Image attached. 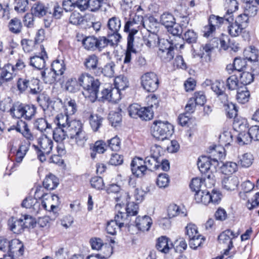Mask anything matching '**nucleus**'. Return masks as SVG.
Here are the masks:
<instances>
[{
	"label": "nucleus",
	"mask_w": 259,
	"mask_h": 259,
	"mask_svg": "<svg viewBox=\"0 0 259 259\" xmlns=\"http://www.w3.org/2000/svg\"><path fill=\"white\" fill-rule=\"evenodd\" d=\"M54 121L57 127L65 128L70 142L79 147L84 146L89 137L81 121L69 120V115L62 113L57 115Z\"/></svg>",
	"instance_id": "1"
},
{
	"label": "nucleus",
	"mask_w": 259,
	"mask_h": 259,
	"mask_svg": "<svg viewBox=\"0 0 259 259\" xmlns=\"http://www.w3.org/2000/svg\"><path fill=\"white\" fill-rule=\"evenodd\" d=\"M209 150V156H202L198 159L197 165L201 172H206L210 168L215 170L219 165V160L224 157V149L223 147L210 146Z\"/></svg>",
	"instance_id": "2"
},
{
	"label": "nucleus",
	"mask_w": 259,
	"mask_h": 259,
	"mask_svg": "<svg viewBox=\"0 0 259 259\" xmlns=\"http://www.w3.org/2000/svg\"><path fill=\"white\" fill-rule=\"evenodd\" d=\"M78 80L80 87L84 90L82 94L84 97L91 102H95L98 98V93L100 82L98 79H95L91 74L84 72L78 76Z\"/></svg>",
	"instance_id": "3"
},
{
	"label": "nucleus",
	"mask_w": 259,
	"mask_h": 259,
	"mask_svg": "<svg viewBox=\"0 0 259 259\" xmlns=\"http://www.w3.org/2000/svg\"><path fill=\"white\" fill-rule=\"evenodd\" d=\"M47 101L48 102L47 107L43 109L46 117L53 116L55 111L59 109L60 107L63 108L64 113L68 115H73L77 111V105L74 100H66L63 103L62 100L58 98L49 102L48 98Z\"/></svg>",
	"instance_id": "4"
},
{
	"label": "nucleus",
	"mask_w": 259,
	"mask_h": 259,
	"mask_svg": "<svg viewBox=\"0 0 259 259\" xmlns=\"http://www.w3.org/2000/svg\"><path fill=\"white\" fill-rule=\"evenodd\" d=\"M36 144H33V148L38 159L44 162L46 160V156L50 154L53 149L54 142L53 140L46 135H42L37 138Z\"/></svg>",
	"instance_id": "5"
},
{
	"label": "nucleus",
	"mask_w": 259,
	"mask_h": 259,
	"mask_svg": "<svg viewBox=\"0 0 259 259\" xmlns=\"http://www.w3.org/2000/svg\"><path fill=\"white\" fill-rule=\"evenodd\" d=\"M174 131L172 124L167 121H154L151 127L152 135L155 139L163 141L170 137Z\"/></svg>",
	"instance_id": "6"
},
{
	"label": "nucleus",
	"mask_w": 259,
	"mask_h": 259,
	"mask_svg": "<svg viewBox=\"0 0 259 259\" xmlns=\"http://www.w3.org/2000/svg\"><path fill=\"white\" fill-rule=\"evenodd\" d=\"M233 20L231 16L220 17L214 15H211L208 19V25L205 27L204 32H213L218 30L221 26L228 28V32H233V30L230 26V21Z\"/></svg>",
	"instance_id": "7"
},
{
	"label": "nucleus",
	"mask_w": 259,
	"mask_h": 259,
	"mask_svg": "<svg viewBox=\"0 0 259 259\" xmlns=\"http://www.w3.org/2000/svg\"><path fill=\"white\" fill-rule=\"evenodd\" d=\"M141 79L142 87L148 92H154L158 88V76L154 72L145 73L141 76Z\"/></svg>",
	"instance_id": "8"
},
{
	"label": "nucleus",
	"mask_w": 259,
	"mask_h": 259,
	"mask_svg": "<svg viewBox=\"0 0 259 259\" xmlns=\"http://www.w3.org/2000/svg\"><path fill=\"white\" fill-rule=\"evenodd\" d=\"M225 110L226 112L227 116L230 118H234L233 123L234 126L235 128H238L240 130H242L243 128L246 127V121L244 119L241 121H238L237 112L238 109L236 106L232 102L228 103L226 105Z\"/></svg>",
	"instance_id": "9"
},
{
	"label": "nucleus",
	"mask_w": 259,
	"mask_h": 259,
	"mask_svg": "<svg viewBox=\"0 0 259 259\" xmlns=\"http://www.w3.org/2000/svg\"><path fill=\"white\" fill-rule=\"evenodd\" d=\"M142 16H136L133 19L127 21L124 25L125 32H138L141 31V28L145 27Z\"/></svg>",
	"instance_id": "10"
},
{
	"label": "nucleus",
	"mask_w": 259,
	"mask_h": 259,
	"mask_svg": "<svg viewBox=\"0 0 259 259\" xmlns=\"http://www.w3.org/2000/svg\"><path fill=\"white\" fill-rule=\"evenodd\" d=\"M239 235L238 233H235L231 230H226L223 232L218 236V240L221 244L228 245L224 254L227 255L230 250L233 247L232 239L237 238Z\"/></svg>",
	"instance_id": "11"
},
{
	"label": "nucleus",
	"mask_w": 259,
	"mask_h": 259,
	"mask_svg": "<svg viewBox=\"0 0 259 259\" xmlns=\"http://www.w3.org/2000/svg\"><path fill=\"white\" fill-rule=\"evenodd\" d=\"M14 126L17 132L21 133L29 142L33 141L36 138V134L30 130L26 122L22 120H19Z\"/></svg>",
	"instance_id": "12"
},
{
	"label": "nucleus",
	"mask_w": 259,
	"mask_h": 259,
	"mask_svg": "<svg viewBox=\"0 0 259 259\" xmlns=\"http://www.w3.org/2000/svg\"><path fill=\"white\" fill-rule=\"evenodd\" d=\"M41 56H35L30 58V65L40 70L45 68L46 66V59L48 58L46 52L43 46H41Z\"/></svg>",
	"instance_id": "13"
},
{
	"label": "nucleus",
	"mask_w": 259,
	"mask_h": 259,
	"mask_svg": "<svg viewBox=\"0 0 259 259\" xmlns=\"http://www.w3.org/2000/svg\"><path fill=\"white\" fill-rule=\"evenodd\" d=\"M101 98L103 100L116 103L121 99L120 93L117 89L110 87L109 88L103 89L101 92Z\"/></svg>",
	"instance_id": "14"
},
{
	"label": "nucleus",
	"mask_w": 259,
	"mask_h": 259,
	"mask_svg": "<svg viewBox=\"0 0 259 259\" xmlns=\"http://www.w3.org/2000/svg\"><path fill=\"white\" fill-rule=\"evenodd\" d=\"M8 225L10 230L16 234L21 233L26 227L22 219H18L14 217H12L8 220Z\"/></svg>",
	"instance_id": "15"
},
{
	"label": "nucleus",
	"mask_w": 259,
	"mask_h": 259,
	"mask_svg": "<svg viewBox=\"0 0 259 259\" xmlns=\"http://www.w3.org/2000/svg\"><path fill=\"white\" fill-rule=\"evenodd\" d=\"M48 13L51 14L48 5H46L40 2H37L34 4L32 8V14L33 16L41 18L46 15Z\"/></svg>",
	"instance_id": "16"
},
{
	"label": "nucleus",
	"mask_w": 259,
	"mask_h": 259,
	"mask_svg": "<svg viewBox=\"0 0 259 259\" xmlns=\"http://www.w3.org/2000/svg\"><path fill=\"white\" fill-rule=\"evenodd\" d=\"M84 114L88 117L89 123L92 130L94 132L98 131L102 125L103 118L98 114H93L91 112H84Z\"/></svg>",
	"instance_id": "17"
},
{
	"label": "nucleus",
	"mask_w": 259,
	"mask_h": 259,
	"mask_svg": "<svg viewBox=\"0 0 259 259\" xmlns=\"http://www.w3.org/2000/svg\"><path fill=\"white\" fill-rule=\"evenodd\" d=\"M152 224V219L147 215L138 217L135 221L137 228L142 232L148 231Z\"/></svg>",
	"instance_id": "18"
},
{
	"label": "nucleus",
	"mask_w": 259,
	"mask_h": 259,
	"mask_svg": "<svg viewBox=\"0 0 259 259\" xmlns=\"http://www.w3.org/2000/svg\"><path fill=\"white\" fill-rule=\"evenodd\" d=\"M172 246L170 240L166 236H161L157 240L156 247L162 253H168Z\"/></svg>",
	"instance_id": "19"
},
{
	"label": "nucleus",
	"mask_w": 259,
	"mask_h": 259,
	"mask_svg": "<svg viewBox=\"0 0 259 259\" xmlns=\"http://www.w3.org/2000/svg\"><path fill=\"white\" fill-rule=\"evenodd\" d=\"M21 205L22 207L31 209L32 212L34 214L38 213L40 209V203L32 196H28L26 197L23 201Z\"/></svg>",
	"instance_id": "20"
},
{
	"label": "nucleus",
	"mask_w": 259,
	"mask_h": 259,
	"mask_svg": "<svg viewBox=\"0 0 259 259\" xmlns=\"http://www.w3.org/2000/svg\"><path fill=\"white\" fill-rule=\"evenodd\" d=\"M29 143H27L26 141H24L21 142L19 145L18 148L16 149L15 153V161L17 163H20L23 160L24 157L26 155V153L29 150Z\"/></svg>",
	"instance_id": "21"
},
{
	"label": "nucleus",
	"mask_w": 259,
	"mask_h": 259,
	"mask_svg": "<svg viewBox=\"0 0 259 259\" xmlns=\"http://www.w3.org/2000/svg\"><path fill=\"white\" fill-rule=\"evenodd\" d=\"M16 74L14 66L7 64L2 68L0 76L2 80L5 82L12 79Z\"/></svg>",
	"instance_id": "22"
},
{
	"label": "nucleus",
	"mask_w": 259,
	"mask_h": 259,
	"mask_svg": "<svg viewBox=\"0 0 259 259\" xmlns=\"http://www.w3.org/2000/svg\"><path fill=\"white\" fill-rule=\"evenodd\" d=\"M222 184L224 189L228 191H232L237 188L239 184V180L237 177L231 176L224 178Z\"/></svg>",
	"instance_id": "23"
},
{
	"label": "nucleus",
	"mask_w": 259,
	"mask_h": 259,
	"mask_svg": "<svg viewBox=\"0 0 259 259\" xmlns=\"http://www.w3.org/2000/svg\"><path fill=\"white\" fill-rule=\"evenodd\" d=\"M217 171V168L215 170H212L211 168H208L206 172H201L204 175L203 180L207 188H211L214 186L215 183L214 173Z\"/></svg>",
	"instance_id": "24"
},
{
	"label": "nucleus",
	"mask_w": 259,
	"mask_h": 259,
	"mask_svg": "<svg viewBox=\"0 0 259 259\" xmlns=\"http://www.w3.org/2000/svg\"><path fill=\"white\" fill-rule=\"evenodd\" d=\"M58 179L52 174H50L47 176L43 182V186L47 190L55 189L58 186Z\"/></svg>",
	"instance_id": "25"
},
{
	"label": "nucleus",
	"mask_w": 259,
	"mask_h": 259,
	"mask_svg": "<svg viewBox=\"0 0 259 259\" xmlns=\"http://www.w3.org/2000/svg\"><path fill=\"white\" fill-rule=\"evenodd\" d=\"M238 158V164L241 167L248 168L250 167L254 160V157L250 153H245L243 154L239 155Z\"/></svg>",
	"instance_id": "26"
},
{
	"label": "nucleus",
	"mask_w": 259,
	"mask_h": 259,
	"mask_svg": "<svg viewBox=\"0 0 259 259\" xmlns=\"http://www.w3.org/2000/svg\"><path fill=\"white\" fill-rule=\"evenodd\" d=\"M160 21L161 24L163 25L166 28L167 31H170L169 28H172L174 26H176L175 19L172 14L169 13H163L160 17Z\"/></svg>",
	"instance_id": "27"
},
{
	"label": "nucleus",
	"mask_w": 259,
	"mask_h": 259,
	"mask_svg": "<svg viewBox=\"0 0 259 259\" xmlns=\"http://www.w3.org/2000/svg\"><path fill=\"white\" fill-rule=\"evenodd\" d=\"M194 199L198 203L207 205L210 203L209 192L206 190H202L195 193Z\"/></svg>",
	"instance_id": "28"
},
{
	"label": "nucleus",
	"mask_w": 259,
	"mask_h": 259,
	"mask_svg": "<svg viewBox=\"0 0 259 259\" xmlns=\"http://www.w3.org/2000/svg\"><path fill=\"white\" fill-rule=\"evenodd\" d=\"M49 198L51 199L53 201H56V202L55 204L51 203L50 201L51 200H48V202L45 201V199H42L41 200V206L42 208L46 210H48L50 211H54V209L56 208L59 204V198L56 195H53Z\"/></svg>",
	"instance_id": "29"
},
{
	"label": "nucleus",
	"mask_w": 259,
	"mask_h": 259,
	"mask_svg": "<svg viewBox=\"0 0 259 259\" xmlns=\"http://www.w3.org/2000/svg\"><path fill=\"white\" fill-rule=\"evenodd\" d=\"M11 251L10 254L13 257V253L18 252L19 255H22L24 252V246L23 243L19 239H14L10 241Z\"/></svg>",
	"instance_id": "30"
},
{
	"label": "nucleus",
	"mask_w": 259,
	"mask_h": 259,
	"mask_svg": "<svg viewBox=\"0 0 259 259\" xmlns=\"http://www.w3.org/2000/svg\"><path fill=\"white\" fill-rule=\"evenodd\" d=\"M167 213L169 218H173L178 215L185 217L187 215L186 209L181 210L180 207L176 204L170 205L167 209Z\"/></svg>",
	"instance_id": "31"
},
{
	"label": "nucleus",
	"mask_w": 259,
	"mask_h": 259,
	"mask_svg": "<svg viewBox=\"0 0 259 259\" xmlns=\"http://www.w3.org/2000/svg\"><path fill=\"white\" fill-rule=\"evenodd\" d=\"M67 136L68 135L65 128L56 127L53 131V139L56 142H62Z\"/></svg>",
	"instance_id": "32"
},
{
	"label": "nucleus",
	"mask_w": 259,
	"mask_h": 259,
	"mask_svg": "<svg viewBox=\"0 0 259 259\" xmlns=\"http://www.w3.org/2000/svg\"><path fill=\"white\" fill-rule=\"evenodd\" d=\"M65 87L66 90L70 93H76L80 89L78 79L75 78L68 79L65 83Z\"/></svg>",
	"instance_id": "33"
},
{
	"label": "nucleus",
	"mask_w": 259,
	"mask_h": 259,
	"mask_svg": "<svg viewBox=\"0 0 259 259\" xmlns=\"http://www.w3.org/2000/svg\"><path fill=\"white\" fill-rule=\"evenodd\" d=\"M114 88L117 89L118 93H120L121 90H124L128 86V81L127 78L123 76L119 75L114 79Z\"/></svg>",
	"instance_id": "34"
},
{
	"label": "nucleus",
	"mask_w": 259,
	"mask_h": 259,
	"mask_svg": "<svg viewBox=\"0 0 259 259\" xmlns=\"http://www.w3.org/2000/svg\"><path fill=\"white\" fill-rule=\"evenodd\" d=\"M249 97V92L246 87L238 89L236 98L238 102L244 104L248 101Z\"/></svg>",
	"instance_id": "35"
},
{
	"label": "nucleus",
	"mask_w": 259,
	"mask_h": 259,
	"mask_svg": "<svg viewBox=\"0 0 259 259\" xmlns=\"http://www.w3.org/2000/svg\"><path fill=\"white\" fill-rule=\"evenodd\" d=\"M41 78L45 83L52 84L56 80L57 75L51 69H46L41 72Z\"/></svg>",
	"instance_id": "36"
},
{
	"label": "nucleus",
	"mask_w": 259,
	"mask_h": 259,
	"mask_svg": "<svg viewBox=\"0 0 259 259\" xmlns=\"http://www.w3.org/2000/svg\"><path fill=\"white\" fill-rule=\"evenodd\" d=\"M243 55L248 61H256L258 58V50L254 47H249L244 50Z\"/></svg>",
	"instance_id": "37"
},
{
	"label": "nucleus",
	"mask_w": 259,
	"mask_h": 259,
	"mask_svg": "<svg viewBox=\"0 0 259 259\" xmlns=\"http://www.w3.org/2000/svg\"><path fill=\"white\" fill-rule=\"evenodd\" d=\"M108 193H117V194L119 193L120 196H117L114 197L116 201H120L122 199L123 197L127 198L128 199H131V197H130L127 193L120 192V187L116 184H112L110 186L108 189Z\"/></svg>",
	"instance_id": "38"
},
{
	"label": "nucleus",
	"mask_w": 259,
	"mask_h": 259,
	"mask_svg": "<svg viewBox=\"0 0 259 259\" xmlns=\"http://www.w3.org/2000/svg\"><path fill=\"white\" fill-rule=\"evenodd\" d=\"M97 38L93 36H87L83 39L82 43L84 48L88 50H96Z\"/></svg>",
	"instance_id": "39"
},
{
	"label": "nucleus",
	"mask_w": 259,
	"mask_h": 259,
	"mask_svg": "<svg viewBox=\"0 0 259 259\" xmlns=\"http://www.w3.org/2000/svg\"><path fill=\"white\" fill-rule=\"evenodd\" d=\"M36 113V107L32 104H24L23 118L29 120Z\"/></svg>",
	"instance_id": "40"
},
{
	"label": "nucleus",
	"mask_w": 259,
	"mask_h": 259,
	"mask_svg": "<svg viewBox=\"0 0 259 259\" xmlns=\"http://www.w3.org/2000/svg\"><path fill=\"white\" fill-rule=\"evenodd\" d=\"M98 64V58L95 55L89 56L84 62L85 68L89 70H94L97 68Z\"/></svg>",
	"instance_id": "41"
},
{
	"label": "nucleus",
	"mask_w": 259,
	"mask_h": 259,
	"mask_svg": "<svg viewBox=\"0 0 259 259\" xmlns=\"http://www.w3.org/2000/svg\"><path fill=\"white\" fill-rule=\"evenodd\" d=\"M237 164L231 161L226 162L221 166L222 172L226 175L232 174L237 171Z\"/></svg>",
	"instance_id": "42"
},
{
	"label": "nucleus",
	"mask_w": 259,
	"mask_h": 259,
	"mask_svg": "<svg viewBox=\"0 0 259 259\" xmlns=\"http://www.w3.org/2000/svg\"><path fill=\"white\" fill-rule=\"evenodd\" d=\"M224 7L226 10L225 16L232 17L231 15L238 9V4L236 0H226Z\"/></svg>",
	"instance_id": "43"
},
{
	"label": "nucleus",
	"mask_w": 259,
	"mask_h": 259,
	"mask_svg": "<svg viewBox=\"0 0 259 259\" xmlns=\"http://www.w3.org/2000/svg\"><path fill=\"white\" fill-rule=\"evenodd\" d=\"M24 106L23 104H15L10 109V113L13 117L17 118L23 117L24 112Z\"/></svg>",
	"instance_id": "44"
},
{
	"label": "nucleus",
	"mask_w": 259,
	"mask_h": 259,
	"mask_svg": "<svg viewBox=\"0 0 259 259\" xmlns=\"http://www.w3.org/2000/svg\"><path fill=\"white\" fill-rule=\"evenodd\" d=\"M256 6L250 4H247L244 11V21H248L249 17H254L257 13Z\"/></svg>",
	"instance_id": "45"
},
{
	"label": "nucleus",
	"mask_w": 259,
	"mask_h": 259,
	"mask_svg": "<svg viewBox=\"0 0 259 259\" xmlns=\"http://www.w3.org/2000/svg\"><path fill=\"white\" fill-rule=\"evenodd\" d=\"M243 19L244 13L238 16L234 23L230 24V28L232 29L233 31H234L235 32L241 31L243 28V23L247 22V21H244Z\"/></svg>",
	"instance_id": "46"
},
{
	"label": "nucleus",
	"mask_w": 259,
	"mask_h": 259,
	"mask_svg": "<svg viewBox=\"0 0 259 259\" xmlns=\"http://www.w3.org/2000/svg\"><path fill=\"white\" fill-rule=\"evenodd\" d=\"M233 141L231 133L228 131H225L219 137V142L223 146L229 145Z\"/></svg>",
	"instance_id": "47"
},
{
	"label": "nucleus",
	"mask_w": 259,
	"mask_h": 259,
	"mask_svg": "<svg viewBox=\"0 0 259 259\" xmlns=\"http://www.w3.org/2000/svg\"><path fill=\"white\" fill-rule=\"evenodd\" d=\"M174 51L172 50H164L161 49V50L158 51L157 54L163 62H167L173 59L174 57Z\"/></svg>",
	"instance_id": "48"
},
{
	"label": "nucleus",
	"mask_w": 259,
	"mask_h": 259,
	"mask_svg": "<svg viewBox=\"0 0 259 259\" xmlns=\"http://www.w3.org/2000/svg\"><path fill=\"white\" fill-rule=\"evenodd\" d=\"M144 163L146 170H154L158 168L159 162L151 156H148L145 158Z\"/></svg>",
	"instance_id": "49"
},
{
	"label": "nucleus",
	"mask_w": 259,
	"mask_h": 259,
	"mask_svg": "<svg viewBox=\"0 0 259 259\" xmlns=\"http://www.w3.org/2000/svg\"><path fill=\"white\" fill-rule=\"evenodd\" d=\"M108 27L112 32H118L121 27L120 20L115 17L109 19L108 22Z\"/></svg>",
	"instance_id": "50"
},
{
	"label": "nucleus",
	"mask_w": 259,
	"mask_h": 259,
	"mask_svg": "<svg viewBox=\"0 0 259 259\" xmlns=\"http://www.w3.org/2000/svg\"><path fill=\"white\" fill-rule=\"evenodd\" d=\"M28 9L27 0H15L14 10L18 13H23Z\"/></svg>",
	"instance_id": "51"
},
{
	"label": "nucleus",
	"mask_w": 259,
	"mask_h": 259,
	"mask_svg": "<svg viewBox=\"0 0 259 259\" xmlns=\"http://www.w3.org/2000/svg\"><path fill=\"white\" fill-rule=\"evenodd\" d=\"M51 69L54 72L57 76L62 75L65 70L64 62H61L58 60L54 61L52 64V68Z\"/></svg>",
	"instance_id": "52"
},
{
	"label": "nucleus",
	"mask_w": 259,
	"mask_h": 259,
	"mask_svg": "<svg viewBox=\"0 0 259 259\" xmlns=\"http://www.w3.org/2000/svg\"><path fill=\"white\" fill-rule=\"evenodd\" d=\"M46 189L44 186H37L35 189L34 198L37 199H48L50 196L46 191Z\"/></svg>",
	"instance_id": "53"
},
{
	"label": "nucleus",
	"mask_w": 259,
	"mask_h": 259,
	"mask_svg": "<svg viewBox=\"0 0 259 259\" xmlns=\"http://www.w3.org/2000/svg\"><path fill=\"white\" fill-rule=\"evenodd\" d=\"M132 199L131 198L129 200H127L126 207V213L128 217L136 215L138 213V210L139 209L138 203L134 202H130V201Z\"/></svg>",
	"instance_id": "54"
},
{
	"label": "nucleus",
	"mask_w": 259,
	"mask_h": 259,
	"mask_svg": "<svg viewBox=\"0 0 259 259\" xmlns=\"http://www.w3.org/2000/svg\"><path fill=\"white\" fill-rule=\"evenodd\" d=\"M237 140L238 143L240 145L250 143L252 141V139L250 134H249V130L247 133L245 132H240L237 137Z\"/></svg>",
	"instance_id": "55"
},
{
	"label": "nucleus",
	"mask_w": 259,
	"mask_h": 259,
	"mask_svg": "<svg viewBox=\"0 0 259 259\" xmlns=\"http://www.w3.org/2000/svg\"><path fill=\"white\" fill-rule=\"evenodd\" d=\"M199 234L197 227L195 224L189 223L185 227V235L188 236V239Z\"/></svg>",
	"instance_id": "56"
},
{
	"label": "nucleus",
	"mask_w": 259,
	"mask_h": 259,
	"mask_svg": "<svg viewBox=\"0 0 259 259\" xmlns=\"http://www.w3.org/2000/svg\"><path fill=\"white\" fill-rule=\"evenodd\" d=\"M204 241L203 237L199 234L189 239V246L191 248L196 249L200 246Z\"/></svg>",
	"instance_id": "57"
},
{
	"label": "nucleus",
	"mask_w": 259,
	"mask_h": 259,
	"mask_svg": "<svg viewBox=\"0 0 259 259\" xmlns=\"http://www.w3.org/2000/svg\"><path fill=\"white\" fill-rule=\"evenodd\" d=\"M84 18L78 12H73L69 17V23L75 25H79L82 23Z\"/></svg>",
	"instance_id": "58"
},
{
	"label": "nucleus",
	"mask_w": 259,
	"mask_h": 259,
	"mask_svg": "<svg viewBox=\"0 0 259 259\" xmlns=\"http://www.w3.org/2000/svg\"><path fill=\"white\" fill-rule=\"evenodd\" d=\"M22 27V23L20 20L17 18L11 19L9 23V30L12 32H20Z\"/></svg>",
	"instance_id": "59"
},
{
	"label": "nucleus",
	"mask_w": 259,
	"mask_h": 259,
	"mask_svg": "<svg viewBox=\"0 0 259 259\" xmlns=\"http://www.w3.org/2000/svg\"><path fill=\"white\" fill-rule=\"evenodd\" d=\"M34 126L39 131L43 132L47 128H51V124H49L46 119L38 118L34 122Z\"/></svg>",
	"instance_id": "60"
},
{
	"label": "nucleus",
	"mask_w": 259,
	"mask_h": 259,
	"mask_svg": "<svg viewBox=\"0 0 259 259\" xmlns=\"http://www.w3.org/2000/svg\"><path fill=\"white\" fill-rule=\"evenodd\" d=\"M153 111L152 109L148 107H144L141 109V112L140 113L139 117L142 120H149L153 118Z\"/></svg>",
	"instance_id": "61"
},
{
	"label": "nucleus",
	"mask_w": 259,
	"mask_h": 259,
	"mask_svg": "<svg viewBox=\"0 0 259 259\" xmlns=\"http://www.w3.org/2000/svg\"><path fill=\"white\" fill-rule=\"evenodd\" d=\"M157 185L159 188H165L168 186L169 178L167 174H160L157 179Z\"/></svg>",
	"instance_id": "62"
},
{
	"label": "nucleus",
	"mask_w": 259,
	"mask_h": 259,
	"mask_svg": "<svg viewBox=\"0 0 259 259\" xmlns=\"http://www.w3.org/2000/svg\"><path fill=\"white\" fill-rule=\"evenodd\" d=\"M0 251L5 253L4 254L12 256L10 254L11 251L10 241L3 237H0Z\"/></svg>",
	"instance_id": "63"
},
{
	"label": "nucleus",
	"mask_w": 259,
	"mask_h": 259,
	"mask_svg": "<svg viewBox=\"0 0 259 259\" xmlns=\"http://www.w3.org/2000/svg\"><path fill=\"white\" fill-rule=\"evenodd\" d=\"M115 65L114 62H111L106 64L102 69V73L104 76L112 77L114 74V68Z\"/></svg>",
	"instance_id": "64"
}]
</instances>
